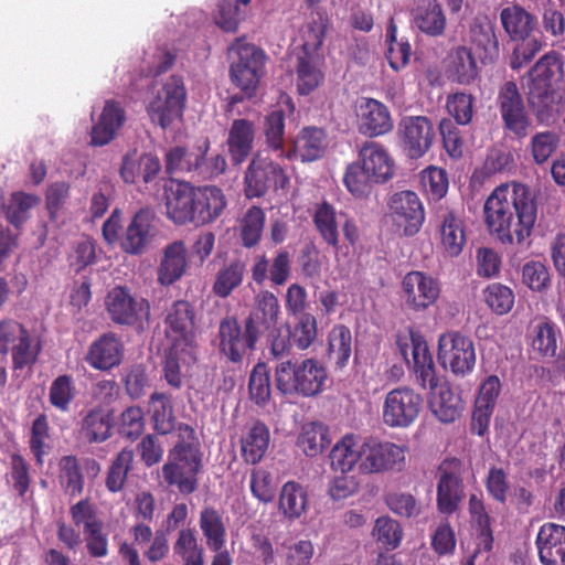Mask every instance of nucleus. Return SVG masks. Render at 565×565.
Masks as SVG:
<instances>
[{"label": "nucleus", "instance_id": "nucleus-1", "mask_svg": "<svg viewBox=\"0 0 565 565\" xmlns=\"http://www.w3.org/2000/svg\"><path fill=\"white\" fill-rule=\"evenodd\" d=\"M483 212L489 232L502 244L522 245L537 218L535 192L519 182L500 184L486 200Z\"/></svg>", "mask_w": 565, "mask_h": 565}, {"label": "nucleus", "instance_id": "nucleus-2", "mask_svg": "<svg viewBox=\"0 0 565 565\" xmlns=\"http://www.w3.org/2000/svg\"><path fill=\"white\" fill-rule=\"evenodd\" d=\"M397 344L402 356L413 369L416 382L422 388L431 391L429 406L434 415L441 423H454L463 409L462 399L447 385L439 386L438 392H435L438 387V377L433 355L424 337L411 331L408 338H398Z\"/></svg>", "mask_w": 565, "mask_h": 565}, {"label": "nucleus", "instance_id": "nucleus-3", "mask_svg": "<svg viewBox=\"0 0 565 565\" xmlns=\"http://www.w3.org/2000/svg\"><path fill=\"white\" fill-rule=\"evenodd\" d=\"M167 216L178 225H206L216 221L227 206L223 190L216 185L195 186L172 181L164 190Z\"/></svg>", "mask_w": 565, "mask_h": 565}, {"label": "nucleus", "instance_id": "nucleus-4", "mask_svg": "<svg viewBox=\"0 0 565 565\" xmlns=\"http://www.w3.org/2000/svg\"><path fill=\"white\" fill-rule=\"evenodd\" d=\"M526 102L539 124L554 119L563 99L559 84L564 78V60L561 53L551 51L527 71Z\"/></svg>", "mask_w": 565, "mask_h": 565}, {"label": "nucleus", "instance_id": "nucleus-5", "mask_svg": "<svg viewBox=\"0 0 565 565\" xmlns=\"http://www.w3.org/2000/svg\"><path fill=\"white\" fill-rule=\"evenodd\" d=\"M181 439L169 451L168 461L162 466V477L169 487H177L181 494H191L199 488L202 470V452L194 444L195 431L188 424L178 427Z\"/></svg>", "mask_w": 565, "mask_h": 565}, {"label": "nucleus", "instance_id": "nucleus-6", "mask_svg": "<svg viewBox=\"0 0 565 565\" xmlns=\"http://www.w3.org/2000/svg\"><path fill=\"white\" fill-rule=\"evenodd\" d=\"M327 381V369L313 358L287 360L275 369L276 388L285 396L315 397L324 391Z\"/></svg>", "mask_w": 565, "mask_h": 565}, {"label": "nucleus", "instance_id": "nucleus-7", "mask_svg": "<svg viewBox=\"0 0 565 565\" xmlns=\"http://www.w3.org/2000/svg\"><path fill=\"white\" fill-rule=\"evenodd\" d=\"M186 103V89L183 78L169 76L146 107L147 115L153 125L167 130L174 122L181 121Z\"/></svg>", "mask_w": 565, "mask_h": 565}, {"label": "nucleus", "instance_id": "nucleus-8", "mask_svg": "<svg viewBox=\"0 0 565 565\" xmlns=\"http://www.w3.org/2000/svg\"><path fill=\"white\" fill-rule=\"evenodd\" d=\"M231 50L237 57L230 66L232 83L238 87L246 97L255 96L260 78L265 75V52L254 44L237 39Z\"/></svg>", "mask_w": 565, "mask_h": 565}, {"label": "nucleus", "instance_id": "nucleus-9", "mask_svg": "<svg viewBox=\"0 0 565 565\" xmlns=\"http://www.w3.org/2000/svg\"><path fill=\"white\" fill-rule=\"evenodd\" d=\"M495 105L504 132L518 140L525 139L532 129V118L514 81L499 86Z\"/></svg>", "mask_w": 565, "mask_h": 565}, {"label": "nucleus", "instance_id": "nucleus-10", "mask_svg": "<svg viewBox=\"0 0 565 565\" xmlns=\"http://www.w3.org/2000/svg\"><path fill=\"white\" fill-rule=\"evenodd\" d=\"M259 337L244 320L236 316H226L218 323V351L232 363L241 364L257 347Z\"/></svg>", "mask_w": 565, "mask_h": 565}, {"label": "nucleus", "instance_id": "nucleus-11", "mask_svg": "<svg viewBox=\"0 0 565 565\" xmlns=\"http://www.w3.org/2000/svg\"><path fill=\"white\" fill-rule=\"evenodd\" d=\"M109 319L117 326H141L150 317L149 301L132 292L128 286L117 285L105 297Z\"/></svg>", "mask_w": 565, "mask_h": 565}, {"label": "nucleus", "instance_id": "nucleus-12", "mask_svg": "<svg viewBox=\"0 0 565 565\" xmlns=\"http://www.w3.org/2000/svg\"><path fill=\"white\" fill-rule=\"evenodd\" d=\"M438 361L456 376L465 377L476 365V349L472 339L459 331H447L438 339Z\"/></svg>", "mask_w": 565, "mask_h": 565}, {"label": "nucleus", "instance_id": "nucleus-13", "mask_svg": "<svg viewBox=\"0 0 565 565\" xmlns=\"http://www.w3.org/2000/svg\"><path fill=\"white\" fill-rule=\"evenodd\" d=\"M465 465L462 460L445 458L437 468V509L441 514L455 513L465 499L463 484Z\"/></svg>", "mask_w": 565, "mask_h": 565}, {"label": "nucleus", "instance_id": "nucleus-14", "mask_svg": "<svg viewBox=\"0 0 565 565\" xmlns=\"http://www.w3.org/2000/svg\"><path fill=\"white\" fill-rule=\"evenodd\" d=\"M41 349L23 324L11 319L0 321V353L11 352L14 369L34 364Z\"/></svg>", "mask_w": 565, "mask_h": 565}, {"label": "nucleus", "instance_id": "nucleus-15", "mask_svg": "<svg viewBox=\"0 0 565 565\" xmlns=\"http://www.w3.org/2000/svg\"><path fill=\"white\" fill-rule=\"evenodd\" d=\"M244 183L246 198L254 199L264 196L271 189H286L289 177L279 163L256 154L246 169Z\"/></svg>", "mask_w": 565, "mask_h": 565}, {"label": "nucleus", "instance_id": "nucleus-16", "mask_svg": "<svg viewBox=\"0 0 565 565\" xmlns=\"http://www.w3.org/2000/svg\"><path fill=\"white\" fill-rule=\"evenodd\" d=\"M423 397L409 387L390 391L383 404V422L392 428H407L418 418Z\"/></svg>", "mask_w": 565, "mask_h": 565}, {"label": "nucleus", "instance_id": "nucleus-17", "mask_svg": "<svg viewBox=\"0 0 565 565\" xmlns=\"http://www.w3.org/2000/svg\"><path fill=\"white\" fill-rule=\"evenodd\" d=\"M407 448L391 441L369 438L362 443L363 473H377L387 470L401 471L405 466Z\"/></svg>", "mask_w": 565, "mask_h": 565}, {"label": "nucleus", "instance_id": "nucleus-18", "mask_svg": "<svg viewBox=\"0 0 565 565\" xmlns=\"http://www.w3.org/2000/svg\"><path fill=\"white\" fill-rule=\"evenodd\" d=\"M402 291L408 309L422 312L437 302L441 286L439 280L430 274L412 270L402 280Z\"/></svg>", "mask_w": 565, "mask_h": 565}, {"label": "nucleus", "instance_id": "nucleus-19", "mask_svg": "<svg viewBox=\"0 0 565 565\" xmlns=\"http://www.w3.org/2000/svg\"><path fill=\"white\" fill-rule=\"evenodd\" d=\"M398 138L406 156L422 158L433 146L435 129L426 116H406L398 124Z\"/></svg>", "mask_w": 565, "mask_h": 565}, {"label": "nucleus", "instance_id": "nucleus-20", "mask_svg": "<svg viewBox=\"0 0 565 565\" xmlns=\"http://www.w3.org/2000/svg\"><path fill=\"white\" fill-rule=\"evenodd\" d=\"M387 205L393 221L403 230L405 236H414L420 231L425 221V210L415 192H396L390 198Z\"/></svg>", "mask_w": 565, "mask_h": 565}, {"label": "nucleus", "instance_id": "nucleus-21", "mask_svg": "<svg viewBox=\"0 0 565 565\" xmlns=\"http://www.w3.org/2000/svg\"><path fill=\"white\" fill-rule=\"evenodd\" d=\"M166 334L172 344L192 347L195 340V310L186 300H175L164 318Z\"/></svg>", "mask_w": 565, "mask_h": 565}, {"label": "nucleus", "instance_id": "nucleus-22", "mask_svg": "<svg viewBox=\"0 0 565 565\" xmlns=\"http://www.w3.org/2000/svg\"><path fill=\"white\" fill-rule=\"evenodd\" d=\"M280 315L277 296L269 290H260L255 295L253 307L244 320L260 338L264 334L274 335L278 330Z\"/></svg>", "mask_w": 565, "mask_h": 565}, {"label": "nucleus", "instance_id": "nucleus-23", "mask_svg": "<svg viewBox=\"0 0 565 565\" xmlns=\"http://www.w3.org/2000/svg\"><path fill=\"white\" fill-rule=\"evenodd\" d=\"M125 344L121 337L113 331L100 334L94 340L85 354L86 363L97 371H110L124 360Z\"/></svg>", "mask_w": 565, "mask_h": 565}, {"label": "nucleus", "instance_id": "nucleus-24", "mask_svg": "<svg viewBox=\"0 0 565 565\" xmlns=\"http://www.w3.org/2000/svg\"><path fill=\"white\" fill-rule=\"evenodd\" d=\"M358 161L374 178L375 183H385L394 175V160L380 142H363L359 148Z\"/></svg>", "mask_w": 565, "mask_h": 565}, {"label": "nucleus", "instance_id": "nucleus-25", "mask_svg": "<svg viewBox=\"0 0 565 565\" xmlns=\"http://www.w3.org/2000/svg\"><path fill=\"white\" fill-rule=\"evenodd\" d=\"M438 222L440 246L444 253L449 257L459 256L466 244L462 214L456 209H446L438 213Z\"/></svg>", "mask_w": 565, "mask_h": 565}, {"label": "nucleus", "instance_id": "nucleus-26", "mask_svg": "<svg viewBox=\"0 0 565 565\" xmlns=\"http://www.w3.org/2000/svg\"><path fill=\"white\" fill-rule=\"evenodd\" d=\"M535 544L543 565H565V526L556 523L543 524Z\"/></svg>", "mask_w": 565, "mask_h": 565}, {"label": "nucleus", "instance_id": "nucleus-27", "mask_svg": "<svg viewBox=\"0 0 565 565\" xmlns=\"http://www.w3.org/2000/svg\"><path fill=\"white\" fill-rule=\"evenodd\" d=\"M256 135L254 121L248 119H234L228 129L226 145L231 160L234 164H242L250 156Z\"/></svg>", "mask_w": 565, "mask_h": 565}, {"label": "nucleus", "instance_id": "nucleus-28", "mask_svg": "<svg viewBox=\"0 0 565 565\" xmlns=\"http://www.w3.org/2000/svg\"><path fill=\"white\" fill-rule=\"evenodd\" d=\"M126 114L116 100H107L98 121L92 127L90 143L102 147L115 139L117 131L122 127Z\"/></svg>", "mask_w": 565, "mask_h": 565}, {"label": "nucleus", "instance_id": "nucleus-29", "mask_svg": "<svg viewBox=\"0 0 565 565\" xmlns=\"http://www.w3.org/2000/svg\"><path fill=\"white\" fill-rule=\"evenodd\" d=\"M322 54L298 53L296 61V86L300 95H309L324 81Z\"/></svg>", "mask_w": 565, "mask_h": 565}, {"label": "nucleus", "instance_id": "nucleus-30", "mask_svg": "<svg viewBox=\"0 0 565 565\" xmlns=\"http://www.w3.org/2000/svg\"><path fill=\"white\" fill-rule=\"evenodd\" d=\"M328 141L322 128L303 127L294 141L292 150L285 153L286 158L299 157L302 162L316 161L324 154Z\"/></svg>", "mask_w": 565, "mask_h": 565}, {"label": "nucleus", "instance_id": "nucleus-31", "mask_svg": "<svg viewBox=\"0 0 565 565\" xmlns=\"http://www.w3.org/2000/svg\"><path fill=\"white\" fill-rule=\"evenodd\" d=\"M152 220V213L145 209L134 215L121 241V247L126 253L140 255L145 252L153 236Z\"/></svg>", "mask_w": 565, "mask_h": 565}, {"label": "nucleus", "instance_id": "nucleus-32", "mask_svg": "<svg viewBox=\"0 0 565 565\" xmlns=\"http://www.w3.org/2000/svg\"><path fill=\"white\" fill-rule=\"evenodd\" d=\"M448 77L461 85H470L479 76V68L472 50L458 45L452 47L446 58Z\"/></svg>", "mask_w": 565, "mask_h": 565}, {"label": "nucleus", "instance_id": "nucleus-33", "mask_svg": "<svg viewBox=\"0 0 565 565\" xmlns=\"http://www.w3.org/2000/svg\"><path fill=\"white\" fill-rule=\"evenodd\" d=\"M360 129L371 137L383 136L393 129L388 108L381 102L366 98L360 105Z\"/></svg>", "mask_w": 565, "mask_h": 565}, {"label": "nucleus", "instance_id": "nucleus-34", "mask_svg": "<svg viewBox=\"0 0 565 565\" xmlns=\"http://www.w3.org/2000/svg\"><path fill=\"white\" fill-rule=\"evenodd\" d=\"M188 267L186 247L184 242L174 241L167 245L158 267V282L162 286H170L178 281Z\"/></svg>", "mask_w": 565, "mask_h": 565}, {"label": "nucleus", "instance_id": "nucleus-35", "mask_svg": "<svg viewBox=\"0 0 565 565\" xmlns=\"http://www.w3.org/2000/svg\"><path fill=\"white\" fill-rule=\"evenodd\" d=\"M210 148L211 141L207 137L195 143L193 179L200 181L214 180L225 172L227 168L225 157L222 153L207 156Z\"/></svg>", "mask_w": 565, "mask_h": 565}, {"label": "nucleus", "instance_id": "nucleus-36", "mask_svg": "<svg viewBox=\"0 0 565 565\" xmlns=\"http://www.w3.org/2000/svg\"><path fill=\"white\" fill-rule=\"evenodd\" d=\"M362 443L360 437L353 434L344 435L331 449V467L335 471L347 473L359 463L362 465Z\"/></svg>", "mask_w": 565, "mask_h": 565}, {"label": "nucleus", "instance_id": "nucleus-37", "mask_svg": "<svg viewBox=\"0 0 565 565\" xmlns=\"http://www.w3.org/2000/svg\"><path fill=\"white\" fill-rule=\"evenodd\" d=\"M468 511L472 527L477 532L478 551L490 552L493 547L492 518L489 515L481 495L470 494Z\"/></svg>", "mask_w": 565, "mask_h": 565}, {"label": "nucleus", "instance_id": "nucleus-38", "mask_svg": "<svg viewBox=\"0 0 565 565\" xmlns=\"http://www.w3.org/2000/svg\"><path fill=\"white\" fill-rule=\"evenodd\" d=\"M470 40L483 64L492 63L499 57V42L490 21L476 20L470 26Z\"/></svg>", "mask_w": 565, "mask_h": 565}, {"label": "nucleus", "instance_id": "nucleus-39", "mask_svg": "<svg viewBox=\"0 0 565 565\" xmlns=\"http://www.w3.org/2000/svg\"><path fill=\"white\" fill-rule=\"evenodd\" d=\"M308 493L306 489L296 481H287L280 490L278 500L279 512L288 520L299 519L307 509Z\"/></svg>", "mask_w": 565, "mask_h": 565}, {"label": "nucleus", "instance_id": "nucleus-40", "mask_svg": "<svg viewBox=\"0 0 565 565\" xmlns=\"http://www.w3.org/2000/svg\"><path fill=\"white\" fill-rule=\"evenodd\" d=\"M111 416L102 407L89 409L81 422V434L90 444L104 443L111 436Z\"/></svg>", "mask_w": 565, "mask_h": 565}, {"label": "nucleus", "instance_id": "nucleus-41", "mask_svg": "<svg viewBox=\"0 0 565 565\" xmlns=\"http://www.w3.org/2000/svg\"><path fill=\"white\" fill-rule=\"evenodd\" d=\"M269 429L256 422L241 439L242 456L247 463L256 465L265 456L269 446Z\"/></svg>", "mask_w": 565, "mask_h": 565}, {"label": "nucleus", "instance_id": "nucleus-42", "mask_svg": "<svg viewBox=\"0 0 565 565\" xmlns=\"http://www.w3.org/2000/svg\"><path fill=\"white\" fill-rule=\"evenodd\" d=\"M331 444L330 430L322 423L311 422L302 426L297 446L307 457H317Z\"/></svg>", "mask_w": 565, "mask_h": 565}, {"label": "nucleus", "instance_id": "nucleus-43", "mask_svg": "<svg viewBox=\"0 0 565 565\" xmlns=\"http://www.w3.org/2000/svg\"><path fill=\"white\" fill-rule=\"evenodd\" d=\"M199 525L210 550L220 551L225 546L226 527L223 516L216 509L203 508L200 512Z\"/></svg>", "mask_w": 565, "mask_h": 565}, {"label": "nucleus", "instance_id": "nucleus-44", "mask_svg": "<svg viewBox=\"0 0 565 565\" xmlns=\"http://www.w3.org/2000/svg\"><path fill=\"white\" fill-rule=\"evenodd\" d=\"M505 32L513 40H525L534 30V17L520 6L504 8L500 13Z\"/></svg>", "mask_w": 565, "mask_h": 565}, {"label": "nucleus", "instance_id": "nucleus-45", "mask_svg": "<svg viewBox=\"0 0 565 565\" xmlns=\"http://www.w3.org/2000/svg\"><path fill=\"white\" fill-rule=\"evenodd\" d=\"M352 334L344 324H335L329 333L328 354L334 362L335 370H343L351 358Z\"/></svg>", "mask_w": 565, "mask_h": 565}, {"label": "nucleus", "instance_id": "nucleus-46", "mask_svg": "<svg viewBox=\"0 0 565 565\" xmlns=\"http://www.w3.org/2000/svg\"><path fill=\"white\" fill-rule=\"evenodd\" d=\"M246 265L241 259H234L217 271L212 291L220 298H227L244 280Z\"/></svg>", "mask_w": 565, "mask_h": 565}, {"label": "nucleus", "instance_id": "nucleus-47", "mask_svg": "<svg viewBox=\"0 0 565 565\" xmlns=\"http://www.w3.org/2000/svg\"><path fill=\"white\" fill-rule=\"evenodd\" d=\"M173 553L180 557L183 565H203L204 548L199 544L195 531L183 527L179 531L173 543Z\"/></svg>", "mask_w": 565, "mask_h": 565}, {"label": "nucleus", "instance_id": "nucleus-48", "mask_svg": "<svg viewBox=\"0 0 565 565\" xmlns=\"http://www.w3.org/2000/svg\"><path fill=\"white\" fill-rule=\"evenodd\" d=\"M312 221L323 241L328 245L337 248L339 244V232L335 209L327 201L321 202L316 206Z\"/></svg>", "mask_w": 565, "mask_h": 565}, {"label": "nucleus", "instance_id": "nucleus-49", "mask_svg": "<svg viewBox=\"0 0 565 565\" xmlns=\"http://www.w3.org/2000/svg\"><path fill=\"white\" fill-rule=\"evenodd\" d=\"M415 25L429 36H439L446 29V17L437 1L412 12Z\"/></svg>", "mask_w": 565, "mask_h": 565}, {"label": "nucleus", "instance_id": "nucleus-50", "mask_svg": "<svg viewBox=\"0 0 565 565\" xmlns=\"http://www.w3.org/2000/svg\"><path fill=\"white\" fill-rule=\"evenodd\" d=\"M265 220V212L259 206L253 205L245 212L239 223V237L244 247L252 248L260 242Z\"/></svg>", "mask_w": 565, "mask_h": 565}, {"label": "nucleus", "instance_id": "nucleus-51", "mask_svg": "<svg viewBox=\"0 0 565 565\" xmlns=\"http://www.w3.org/2000/svg\"><path fill=\"white\" fill-rule=\"evenodd\" d=\"M149 411L152 414L153 426L157 433L167 435L174 429V416L171 398L164 393H153L149 399Z\"/></svg>", "mask_w": 565, "mask_h": 565}, {"label": "nucleus", "instance_id": "nucleus-52", "mask_svg": "<svg viewBox=\"0 0 565 565\" xmlns=\"http://www.w3.org/2000/svg\"><path fill=\"white\" fill-rule=\"evenodd\" d=\"M51 428L49 424V419L45 414H40L35 417L32 423L29 447L34 456L35 462L39 466H42L44 462V457L51 450Z\"/></svg>", "mask_w": 565, "mask_h": 565}, {"label": "nucleus", "instance_id": "nucleus-53", "mask_svg": "<svg viewBox=\"0 0 565 565\" xmlns=\"http://www.w3.org/2000/svg\"><path fill=\"white\" fill-rule=\"evenodd\" d=\"M250 0H222L215 17V23L226 32H235L245 20Z\"/></svg>", "mask_w": 565, "mask_h": 565}, {"label": "nucleus", "instance_id": "nucleus-54", "mask_svg": "<svg viewBox=\"0 0 565 565\" xmlns=\"http://www.w3.org/2000/svg\"><path fill=\"white\" fill-rule=\"evenodd\" d=\"M135 454L130 448H124L117 454L109 466L105 486L108 491L116 493L124 489L127 476L132 469Z\"/></svg>", "mask_w": 565, "mask_h": 565}, {"label": "nucleus", "instance_id": "nucleus-55", "mask_svg": "<svg viewBox=\"0 0 565 565\" xmlns=\"http://www.w3.org/2000/svg\"><path fill=\"white\" fill-rule=\"evenodd\" d=\"M263 132L265 142L271 151H279L280 156H285V110L281 108L271 109L263 121Z\"/></svg>", "mask_w": 565, "mask_h": 565}, {"label": "nucleus", "instance_id": "nucleus-56", "mask_svg": "<svg viewBox=\"0 0 565 565\" xmlns=\"http://www.w3.org/2000/svg\"><path fill=\"white\" fill-rule=\"evenodd\" d=\"M343 183L353 196L366 198L371 194L375 180L356 160L347 167Z\"/></svg>", "mask_w": 565, "mask_h": 565}, {"label": "nucleus", "instance_id": "nucleus-57", "mask_svg": "<svg viewBox=\"0 0 565 565\" xmlns=\"http://www.w3.org/2000/svg\"><path fill=\"white\" fill-rule=\"evenodd\" d=\"M277 480L274 475L264 468H254L250 472L249 489L255 499L268 504L276 498Z\"/></svg>", "mask_w": 565, "mask_h": 565}, {"label": "nucleus", "instance_id": "nucleus-58", "mask_svg": "<svg viewBox=\"0 0 565 565\" xmlns=\"http://www.w3.org/2000/svg\"><path fill=\"white\" fill-rule=\"evenodd\" d=\"M60 481L72 495H79L84 490V476L78 459L73 456H63L60 459Z\"/></svg>", "mask_w": 565, "mask_h": 565}, {"label": "nucleus", "instance_id": "nucleus-59", "mask_svg": "<svg viewBox=\"0 0 565 565\" xmlns=\"http://www.w3.org/2000/svg\"><path fill=\"white\" fill-rule=\"evenodd\" d=\"M387 50L385 53L388 65L398 72L403 70L409 62L412 55V46L406 40H397L396 26L391 23L386 33Z\"/></svg>", "mask_w": 565, "mask_h": 565}, {"label": "nucleus", "instance_id": "nucleus-60", "mask_svg": "<svg viewBox=\"0 0 565 565\" xmlns=\"http://www.w3.org/2000/svg\"><path fill=\"white\" fill-rule=\"evenodd\" d=\"M195 145L189 150L183 146L170 148L164 156L166 172L169 175L189 174L193 178Z\"/></svg>", "mask_w": 565, "mask_h": 565}, {"label": "nucleus", "instance_id": "nucleus-61", "mask_svg": "<svg viewBox=\"0 0 565 565\" xmlns=\"http://www.w3.org/2000/svg\"><path fill=\"white\" fill-rule=\"evenodd\" d=\"M76 396L74 380L68 374L58 375L50 386L49 401L53 407L65 413Z\"/></svg>", "mask_w": 565, "mask_h": 565}, {"label": "nucleus", "instance_id": "nucleus-62", "mask_svg": "<svg viewBox=\"0 0 565 565\" xmlns=\"http://www.w3.org/2000/svg\"><path fill=\"white\" fill-rule=\"evenodd\" d=\"M297 322L289 329L288 333L291 339V343L298 350H307L317 339L318 327L317 319L312 313H302L297 316Z\"/></svg>", "mask_w": 565, "mask_h": 565}, {"label": "nucleus", "instance_id": "nucleus-63", "mask_svg": "<svg viewBox=\"0 0 565 565\" xmlns=\"http://www.w3.org/2000/svg\"><path fill=\"white\" fill-rule=\"evenodd\" d=\"M420 183L430 200L439 201L448 192L449 181L446 170L430 166L420 173Z\"/></svg>", "mask_w": 565, "mask_h": 565}, {"label": "nucleus", "instance_id": "nucleus-64", "mask_svg": "<svg viewBox=\"0 0 565 565\" xmlns=\"http://www.w3.org/2000/svg\"><path fill=\"white\" fill-rule=\"evenodd\" d=\"M145 413L139 406H129L118 418V434L131 441L141 436L145 430Z\"/></svg>", "mask_w": 565, "mask_h": 565}]
</instances>
